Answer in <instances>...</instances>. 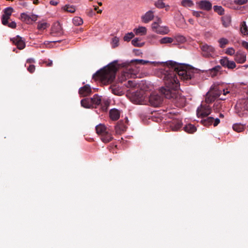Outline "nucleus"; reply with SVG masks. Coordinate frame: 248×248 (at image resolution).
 I'll return each mask as SVG.
<instances>
[{"label":"nucleus","instance_id":"obj_61","mask_svg":"<svg viewBox=\"0 0 248 248\" xmlns=\"http://www.w3.org/2000/svg\"><path fill=\"white\" fill-rule=\"evenodd\" d=\"M11 40L13 42V43L14 44H15L16 43V38H11Z\"/></svg>","mask_w":248,"mask_h":248},{"label":"nucleus","instance_id":"obj_39","mask_svg":"<svg viewBox=\"0 0 248 248\" xmlns=\"http://www.w3.org/2000/svg\"><path fill=\"white\" fill-rule=\"evenodd\" d=\"M222 67L228 68L229 69H232L236 67L235 63H220Z\"/></svg>","mask_w":248,"mask_h":248},{"label":"nucleus","instance_id":"obj_60","mask_svg":"<svg viewBox=\"0 0 248 248\" xmlns=\"http://www.w3.org/2000/svg\"><path fill=\"white\" fill-rule=\"evenodd\" d=\"M197 21L199 22L202 25H204V23L202 22L200 19H198Z\"/></svg>","mask_w":248,"mask_h":248},{"label":"nucleus","instance_id":"obj_32","mask_svg":"<svg viewBox=\"0 0 248 248\" xmlns=\"http://www.w3.org/2000/svg\"><path fill=\"white\" fill-rule=\"evenodd\" d=\"M173 39L171 37H164L159 40V42L161 44H170L172 43Z\"/></svg>","mask_w":248,"mask_h":248},{"label":"nucleus","instance_id":"obj_11","mask_svg":"<svg viewBox=\"0 0 248 248\" xmlns=\"http://www.w3.org/2000/svg\"><path fill=\"white\" fill-rule=\"evenodd\" d=\"M196 5L198 8L206 11L211 10L212 7V4L208 0H202L197 1Z\"/></svg>","mask_w":248,"mask_h":248},{"label":"nucleus","instance_id":"obj_18","mask_svg":"<svg viewBox=\"0 0 248 248\" xmlns=\"http://www.w3.org/2000/svg\"><path fill=\"white\" fill-rule=\"evenodd\" d=\"M235 61L237 62H245L246 61V54L241 51L237 52L235 55Z\"/></svg>","mask_w":248,"mask_h":248},{"label":"nucleus","instance_id":"obj_17","mask_svg":"<svg viewBox=\"0 0 248 248\" xmlns=\"http://www.w3.org/2000/svg\"><path fill=\"white\" fill-rule=\"evenodd\" d=\"M91 99H93L92 100L93 108V107L96 108V106H99L100 105H102L101 97L99 96L98 94H94L93 97L91 98Z\"/></svg>","mask_w":248,"mask_h":248},{"label":"nucleus","instance_id":"obj_53","mask_svg":"<svg viewBox=\"0 0 248 248\" xmlns=\"http://www.w3.org/2000/svg\"><path fill=\"white\" fill-rule=\"evenodd\" d=\"M129 62H150L148 61L143 60L142 59H133L131 60Z\"/></svg>","mask_w":248,"mask_h":248},{"label":"nucleus","instance_id":"obj_62","mask_svg":"<svg viewBox=\"0 0 248 248\" xmlns=\"http://www.w3.org/2000/svg\"><path fill=\"white\" fill-rule=\"evenodd\" d=\"M118 128H120V125H119L117 124V125H116L115 126V129H116V130H117V129H118Z\"/></svg>","mask_w":248,"mask_h":248},{"label":"nucleus","instance_id":"obj_10","mask_svg":"<svg viewBox=\"0 0 248 248\" xmlns=\"http://www.w3.org/2000/svg\"><path fill=\"white\" fill-rule=\"evenodd\" d=\"M13 12L14 9L11 7H8L4 9L3 10L4 13L1 17V22L3 25L5 26L8 24V20L10 19Z\"/></svg>","mask_w":248,"mask_h":248},{"label":"nucleus","instance_id":"obj_57","mask_svg":"<svg viewBox=\"0 0 248 248\" xmlns=\"http://www.w3.org/2000/svg\"><path fill=\"white\" fill-rule=\"evenodd\" d=\"M222 92H223V94L224 95H226V94H227L230 93L229 91H228L227 90L226 91L224 89L223 90Z\"/></svg>","mask_w":248,"mask_h":248},{"label":"nucleus","instance_id":"obj_7","mask_svg":"<svg viewBox=\"0 0 248 248\" xmlns=\"http://www.w3.org/2000/svg\"><path fill=\"white\" fill-rule=\"evenodd\" d=\"M149 103L151 106L159 107L163 101V96L155 92L152 93L149 97Z\"/></svg>","mask_w":248,"mask_h":248},{"label":"nucleus","instance_id":"obj_30","mask_svg":"<svg viewBox=\"0 0 248 248\" xmlns=\"http://www.w3.org/2000/svg\"><path fill=\"white\" fill-rule=\"evenodd\" d=\"M162 21L160 18H158L157 21L154 22L152 24V29L153 31L155 32V31L158 30V28L160 27V24H161Z\"/></svg>","mask_w":248,"mask_h":248},{"label":"nucleus","instance_id":"obj_48","mask_svg":"<svg viewBox=\"0 0 248 248\" xmlns=\"http://www.w3.org/2000/svg\"><path fill=\"white\" fill-rule=\"evenodd\" d=\"M111 89L112 93L114 94L118 95H121L120 93H121V92L119 90H118L116 88H115V87H111Z\"/></svg>","mask_w":248,"mask_h":248},{"label":"nucleus","instance_id":"obj_28","mask_svg":"<svg viewBox=\"0 0 248 248\" xmlns=\"http://www.w3.org/2000/svg\"><path fill=\"white\" fill-rule=\"evenodd\" d=\"M232 128L237 132H241L244 130L245 126L241 124H235L233 125Z\"/></svg>","mask_w":248,"mask_h":248},{"label":"nucleus","instance_id":"obj_4","mask_svg":"<svg viewBox=\"0 0 248 248\" xmlns=\"http://www.w3.org/2000/svg\"><path fill=\"white\" fill-rule=\"evenodd\" d=\"M222 92V91L219 89L218 86H212L206 94L205 102L207 104H210L215 101L217 98L220 96Z\"/></svg>","mask_w":248,"mask_h":248},{"label":"nucleus","instance_id":"obj_25","mask_svg":"<svg viewBox=\"0 0 248 248\" xmlns=\"http://www.w3.org/2000/svg\"><path fill=\"white\" fill-rule=\"evenodd\" d=\"M184 129L186 132L188 133H193L197 130L196 127L192 124L186 125Z\"/></svg>","mask_w":248,"mask_h":248},{"label":"nucleus","instance_id":"obj_8","mask_svg":"<svg viewBox=\"0 0 248 248\" xmlns=\"http://www.w3.org/2000/svg\"><path fill=\"white\" fill-rule=\"evenodd\" d=\"M131 99L135 104H142L145 99L144 92L142 90H140L134 92L132 95Z\"/></svg>","mask_w":248,"mask_h":248},{"label":"nucleus","instance_id":"obj_49","mask_svg":"<svg viewBox=\"0 0 248 248\" xmlns=\"http://www.w3.org/2000/svg\"><path fill=\"white\" fill-rule=\"evenodd\" d=\"M248 0H235L234 2L236 4L242 5L247 3Z\"/></svg>","mask_w":248,"mask_h":248},{"label":"nucleus","instance_id":"obj_27","mask_svg":"<svg viewBox=\"0 0 248 248\" xmlns=\"http://www.w3.org/2000/svg\"><path fill=\"white\" fill-rule=\"evenodd\" d=\"M141 39L140 38H135L133 40H132L131 43L132 44L137 47H141L144 46V42H140Z\"/></svg>","mask_w":248,"mask_h":248},{"label":"nucleus","instance_id":"obj_46","mask_svg":"<svg viewBox=\"0 0 248 248\" xmlns=\"http://www.w3.org/2000/svg\"><path fill=\"white\" fill-rule=\"evenodd\" d=\"M201 14H204V13L202 11H193L192 12V15L193 16H196L197 18H200L201 17ZM202 17L204 18L203 16H202Z\"/></svg>","mask_w":248,"mask_h":248},{"label":"nucleus","instance_id":"obj_3","mask_svg":"<svg viewBox=\"0 0 248 248\" xmlns=\"http://www.w3.org/2000/svg\"><path fill=\"white\" fill-rule=\"evenodd\" d=\"M96 133L100 136L102 141L104 143H108L111 141L113 138L110 129L104 124H99L96 126Z\"/></svg>","mask_w":248,"mask_h":248},{"label":"nucleus","instance_id":"obj_16","mask_svg":"<svg viewBox=\"0 0 248 248\" xmlns=\"http://www.w3.org/2000/svg\"><path fill=\"white\" fill-rule=\"evenodd\" d=\"M91 91L90 87L88 85H86L79 89V93L83 96H86L90 94Z\"/></svg>","mask_w":248,"mask_h":248},{"label":"nucleus","instance_id":"obj_2","mask_svg":"<svg viewBox=\"0 0 248 248\" xmlns=\"http://www.w3.org/2000/svg\"><path fill=\"white\" fill-rule=\"evenodd\" d=\"M145 63H109L108 64L97 71L93 76L95 80H99L102 84H108L114 80L117 70L123 69L125 76L131 78L139 77L138 75L142 69V65Z\"/></svg>","mask_w":248,"mask_h":248},{"label":"nucleus","instance_id":"obj_55","mask_svg":"<svg viewBox=\"0 0 248 248\" xmlns=\"http://www.w3.org/2000/svg\"><path fill=\"white\" fill-rule=\"evenodd\" d=\"M220 123V120L218 118L215 119L214 123L213 124L214 126H217Z\"/></svg>","mask_w":248,"mask_h":248},{"label":"nucleus","instance_id":"obj_31","mask_svg":"<svg viewBox=\"0 0 248 248\" xmlns=\"http://www.w3.org/2000/svg\"><path fill=\"white\" fill-rule=\"evenodd\" d=\"M214 11L219 15L222 16L224 14V9L221 6L215 5L213 7Z\"/></svg>","mask_w":248,"mask_h":248},{"label":"nucleus","instance_id":"obj_63","mask_svg":"<svg viewBox=\"0 0 248 248\" xmlns=\"http://www.w3.org/2000/svg\"><path fill=\"white\" fill-rule=\"evenodd\" d=\"M53 63H47L46 66L48 67L51 66L52 65Z\"/></svg>","mask_w":248,"mask_h":248},{"label":"nucleus","instance_id":"obj_64","mask_svg":"<svg viewBox=\"0 0 248 248\" xmlns=\"http://www.w3.org/2000/svg\"><path fill=\"white\" fill-rule=\"evenodd\" d=\"M102 109H103V111H106V110H107V107H103L102 108Z\"/></svg>","mask_w":248,"mask_h":248},{"label":"nucleus","instance_id":"obj_37","mask_svg":"<svg viewBox=\"0 0 248 248\" xmlns=\"http://www.w3.org/2000/svg\"><path fill=\"white\" fill-rule=\"evenodd\" d=\"M73 24L76 26H80L83 24V20L78 16H76L73 19Z\"/></svg>","mask_w":248,"mask_h":248},{"label":"nucleus","instance_id":"obj_42","mask_svg":"<svg viewBox=\"0 0 248 248\" xmlns=\"http://www.w3.org/2000/svg\"><path fill=\"white\" fill-rule=\"evenodd\" d=\"M155 6L158 8H163L165 7V4L162 0H158L155 3Z\"/></svg>","mask_w":248,"mask_h":248},{"label":"nucleus","instance_id":"obj_9","mask_svg":"<svg viewBox=\"0 0 248 248\" xmlns=\"http://www.w3.org/2000/svg\"><path fill=\"white\" fill-rule=\"evenodd\" d=\"M211 112V108L209 106L207 105H201L200 107L197 110V115L198 117H205L209 115Z\"/></svg>","mask_w":248,"mask_h":248},{"label":"nucleus","instance_id":"obj_51","mask_svg":"<svg viewBox=\"0 0 248 248\" xmlns=\"http://www.w3.org/2000/svg\"><path fill=\"white\" fill-rule=\"evenodd\" d=\"M6 25H7L9 27L12 29L16 28V22L15 21H12L10 23H8V24Z\"/></svg>","mask_w":248,"mask_h":248},{"label":"nucleus","instance_id":"obj_1","mask_svg":"<svg viewBox=\"0 0 248 248\" xmlns=\"http://www.w3.org/2000/svg\"><path fill=\"white\" fill-rule=\"evenodd\" d=\"M159 66L157 76L163 78L165 86L160 89V93L168 99H171L177 107H182L186 102L184 96L178 93L179 81L176 75L182 79H191L194 75L195 69L184 63H154Z\"/></svg>","mask_w":248,"mask_h":248},{"label":"nucleus","instance_id":"obj_24","mask_svg":"<svg viewBox=\"0 0 248 248\" xmlns=\"http://www.w3.org/2000/svg\"><path fill=\"white\" fill-rule=\"evenodd\" d=\"M170 32L169 28L167 26H160L155 31V32L157 34L165 35L168 34Z\"/></svg>","mask_w":248,"mask_h":248},{"label":"nucleus","instance_id":"obj_13","mask_svg":"<svg viewBox=\"0 0 248 248\" xmlns=\"http://www.w3.org/2000/svg\"><path fill=\"white\" fill-rule=\"evenodd\" d=\"M50 34L53 36H60L63 34V31L60 23L56 22L53 24Z\"/></svg>","mask_w":248,"mask_h":248},{"label":"nucleus","instance_id":"obj_36","mask_svg":"<svg viewBox=\"0 0 248 248\" xmlns=\"http://www.w3.org/2000/svg\"><path fill=\"white\" fill-rule=\"evenodd\" d=\"M181 5L184 7H191L194 5V3L191 0H182Z\"/></svg>","mask_w":248,"mask_h":248},{"label":"nucleus","instance_id":"obj_22","mask_svg":"<svg viewBox=\"0 0 248 248\" xmlns=\"http://www.w3.org/2000/svg\"><path fill=\"white\" fill-rule=\"evenodd\" d=\"M222 24L225 27H229L231 22V17L230 15H226L221 17Z\"/></svg>","mask_w":248,"mask_h":248},{"label":"nucleus","instance_id":"obj_47","mask_svg":"<svg viewBox=\"0 0 248 248\" xmlns=\"http://www.w3.org/2000/svg\"><path fill=\"white\" fill-rule=\"evenodd\" d=\"M126 86L128 88H134L136 86V83L134 81L129 80L126 84Z\"/></svg>","mask_w":248,"mask_h":248},{"label":"nucleus","instance_id":"obj_26","mask_svg":"<svg viewBox=\"0 0 248 248\" xmlns=\"http://www.w3.org/2000/svg\"><path fill=\"white\" fill-rule=\"evenodd\" d=\"M134 31L136 35L140 34L141 35H144L146 34L147 29L144 27H139L137 29H135Z\"/></svg>","mask_w":248,"mask_h":248},{"label":"nucleus","instance_id":"obj_43","mask_svg":"<svg viewBox=\"0 0 248 248\" xmlns=\"http://www.w3.org/2000/svg\"><path fill=\"white\" fill-rule=\"evenodd\" d=\"M175 39L177 42L180 43H183L186 41L185 37L182 35H177L175 37Z\"/></svg>","mask_w":248,"mask_h":248},{"label":"nucleus","instance_id":"obj_38","mask_svg":"<svg viewBox=\"0 0 248 248\" xmlns=\"http://www.w3.org/2000/svg\"><path fill=\"white\" fill-rule=\"evenodd\" d=\"M222 105L220 102L217 101L213 105V109L215 112H218L221 108Z\"/></svg>","mask_w":248,"mask_h":248},{"label":"nucleus","instance_id":"obj_59","mask_svg":"<svg viewBox=\"0 0 248 248\" xmlns=\"http://www.w3.org/2000/svg\"><path fill=\"white\" fill-rule=\"evenodd\" d=\"M34 60L33 59H28L27 60L26 62H34Z\"/></svg>","mask_w":248,"mask_h":248},{"label":"nucleus","instance_id":"obj_58","mask_svg":"<svg viewBox=\"0 0 248 248\" xmlns=\"http://www.w3.org/2000/svg\"><path fill=\"white\" fill-rule=\"evenodd\" d=\"M33 3L35 5H37L39 3V0H34L33 1Z\"/></svg>","mask_w":248,"mask_h":248},{"label":"nucleus","instance_id":"obj_20","mask_svg":"<svg viewBox=\"0 0 248 248\" xmlns=\"http://www.w3.org/2000/svg\"><path fill=\"white\" fill-rule=\"evenodd\" d=\"M120 112L117 109H112L109 111V117L113 121H116L120 118Z\"/></svg>","mask_w":248,"mask_h":248},{"label":"nucleus","instance_id":"obj_34","mask_svg":"<svg viewBox=\"0 0 248 248\" xmlns=\"http://www.w3.org/2000/svg\"><path fill=\"white\" fill-rule=\"evenodd\" d=\"M214 120V119L213 117H209L206 119L202 120V122L204 125H210L212 124Z\"/></svg>","mask_w":248,"mask_h":248},{"label":"nucleus","instance_id":"obj_44","mask_svg":"<svg viewBox=\"0 0 248 248\" xmlns=\"http://www.w3.org/2000/svg\"><path fill=\"white\" fill-rule=\"evenodd\" d=\"M225 53L231 56L233 55L235 53V50L233 47H229L226 50Z\"/></svg>","mask_w":248,"mask_h":248},{"label":"nucleus","instance_id":"obj_41","mask_svg":"<svg viewBox=\"0 0 248 248\" xmlns=\"http://www.w3.org/2000/svg\"><path fill=\"white\" fill-rule=\"evenodd\" d=\"M48 27V25L46 22H39L37 26V29L39 30H45Z\"/></svg>","mask_w":248,"mask_h":248},{"label":"nucleus","instance_id":"obj_15","mask_svg":"<svg viewBox=\"0 0 248 248\" xmlns=\"http://www.w3.org/2000/svg\"><path fill=\"white\" fill-rule=\"evenodd\" d=\"M25 39L18 35H16V48L22 50L25 47Z\"/></svg>","mask_w":248,"mask_h":248},{"label":"nucleus","instance_id":"obj_21","mask_svg":"<svg viewBox=\"0 0 248 248\" xmlns=\"http://www.w3.org/2000/svg\"><path fill=\"white\" fill-rule=\"evenodd\" d=\"M91 98H86L81 100V105L84 108H93V105L92 103V100Z\"/></svg>","mask_w":248,"mask_h":248},{"label":"nucleus","instance_id":"obj_29","mask_svg":"<svg viewBox=\"0 0 248 248\" xmlns=\"http://www.w3.org/2000/svg\"><path fill=\"white\" fill-rule=\"evenodd\" d=\"M62 9L67 12L74 13L76 11V8L75 6L70 5L69 4L65 5Z\"/></svg>","mask_w":248,"mask_h":248},{"label":"nucleus","instance_id":"obj_14","mask_svg":"<svg viewBox=\"0 0 248 248\" xmlns=\"http://www.w3.org/2000/svg\"><path fill=\"white\" fill-rule=\"evenodd\" d=\"M154 17V12L152 10H149L141 16V19L142 22L147 23L152 21Z\"/></svg>","mask_w":248,"mask_h":248},{"label":"nucleus","instance_id":"obj_52","mask_svg":"<svg viewBox=\"0 0 248 248\" xmlns=\"http://www.w3.org/2000/svg\"><path fill=\"white\" fill-rule=\"evenodd\" d=\"M219 62H233L229 61L228 58L227 57H223L219 60Z\"/></svg>","mask_w":248,"mask_h":248},{"label":"nucleus","instance_id":"obj_56","mask_svg":"<svg viewBox=\"0 0 248 248\" xmlns=\"http://www.w3.org/2000/svg\"><path fill=\"white\" fill-rule=\"evenodd\" d=\"M49 3L52 5L56 6L58 4V2L52 0L50 1Z\"/></svg>","mask_w":248,"mask_h":248},{"label":"nucleus","instance_id":"obj_45","mask_svg":"<svg viewBox=\"0 0 248 248\" xmlns=\"http://www.w3.org/2000/svg\"><path fill=\"white\" fill-rule=\"evenodd\" d=\"M221 68L222 67L220 65H217L213 68L212 69V72H214V73L213 74V76H215L217 72L221 70Z\"/></svg>","mask_w":248,"mask_h":248},{"label":"nucleus","instance_id":"obj_6","mask_svg":"<svg viewBox=\"0 0 248 248\" xmlns=\"http://www.w3.org/2000/svg\"><path fill=\"white\" fill-rule=\"evenodd\" d=\"M236 107L238 108V113L240 116H248V99H244L237 103Z\"/></svg>","mask_w":248,"mask_h":248},{"label":"nucleus","instance_id":"obj_12","mask_svg":"<svg viewBox=\"0 0 248 248\" xmlns=\"http://www.w3.org/2000/svg\"><path fill=\"white\" fill-rule=\"evenodd\" d=\"M20 18L23 22H24L28 24H31L33 22H35L37 20L38 16L31 15L30 16L25 13H22L21 15Z\"/></svg>","mask_w":248,"mask_h":248},{"label":"nucleus","instance_id":"obj_5","mask_svg":"<svg viewBox=\"0 0 248 248\" xmlns=\"http://www.w3.org/2000/svg\"><path fill=\"white\" fill-rule=\"evenodd\" d=\"M200 47L202 50V55L205 58H215L217 55L215 54V49L213 46L206 44L201 43Z\"/></svg>","mask_w":248,"mask_h":248},{"label":"nucleus","instance_id":"obj_23","mask_svg":"<svg viewBox=\"0 0 248 248\" xmlns=\"http://www.w3.org/2000/svg\"><path fill=\"white\" fill-rule=\"evenodd\" d=\"M240 32L244 36L248 35V27L245 21H243L240 24Z\"/></svg>","mask_w":248,"mask_h":248},{"label":"nucleus","instance_id":"obj_54","mask_svg":"<svg viewBox=\"0 0 248 248\" xmlns=\"http://www.w3.org/2000/svg\"><path fill=\"white\" fill-rule=\"evenodd\" d=\"M242 45L244 47L248 49V42L246 41H243L242 43Z\"/></svg>","mask_w":248,"mask_h":248},{"label":"nucleus","instance_id":"obj_19","mask_svg":"<svg viewBox=\"0 0 248 248\" xmlns=\"http://www.w3.org/2000/svg\"><path fill=\"white\" fill-rule=\"evenodd\" d=\"M182 123L181 120H174L171 124L170 127L172 131H176L182 127Z\"/></svg>","mask_w":248,"mask_h":248},{"label":"nucleus","instance_id":"obj_50","mask_svg":"<svg viewBox=\"0 0 248 248\" xmlns=\"http://www.w3.org/2000/svg\"><path fill=\"white\" fill-rule=\"evenodd\" d=\"M35 69V66L32 64H30L28 67V70L31 73H32Z\"/></svg>","mask_w":248,"mask_h":248},{"label":"nucleus","instance_id":"obj_35","mask_svg":"<svg viewBox=\"0 0 248 248\" xmlns=\"http://www.w3.org/2000/svg\"><path fill=\"white\" fill-rule=\"evenodd\" d=\"M111 45L113 48H115L119 45V38L116 36L112 38Z\"/></svg>","mask_w":248,"mask_h":248},{"label":"nucleus","instance_id":"obj_33","mask_svg":"<svg viewBox=\"0 0 248 248\" xmlns=\"http://www.w3.org/2000/svg\"><path fill=\"white\" fill-rule=\"evenodd\" d=\"M219 47L221 48H224L229 44V40L225 38H221L218 40Z\"/></svg>","mask_w":248,"mask_h":248},{"label":"nucleus","instance_id":"obj_40","mask_svg":"<svg viewBox=\"0 0 248 248\" xmlns=\"http://www.w3.org/2000/svg\"><path fill=\"white\" fill-rule=\"evenodd\" d=\"M134 37V34L132 32H128L124 36L123 40L125 42H129Z\"/></svg>","mask_w":248,"mask_h":248}]
</instances>
